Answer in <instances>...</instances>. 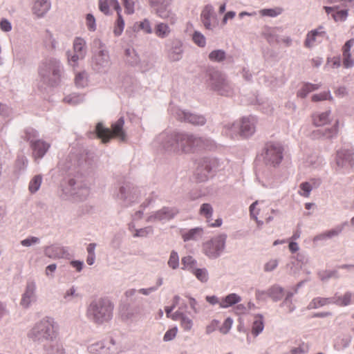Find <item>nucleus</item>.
<instances>
[{
  "label": "nucleus",
  "instance_id": "nucleus-17",
  "mask_svg": "<svg viewBox=\"0 0 354 354\" xmlns=\"http://www.w3.org/2000/svg\"><path fill=\"white\" fill-rule=\"evenodd\" d=\"M167 58L170 62L180 61L183 56V43L180 39H173L167 44Z\"/></svg>",
  "mask_w": 354,
  "mask_h": 354
},
{
  "label": "nucleus",
  "instance_id": "nucleus-50",
  "mask_svg": "<svg viewBox=\"0 0 354 354\" xmlns=\"http://www.w3.org/2000/svg\"><path fill=\"white\" fill-rule=\"evenodd\" d=\"M153 229L151 226H147L143 228L135 230L133 233V237H147L149 235L153 234Z\"/></svg>",
  "mask_w": 354,
  "mask_h": 354
},
{
  "label": "nucleus",
  "instance_id": "nucleus-10",
  "mask_svg": "<svg viewBox=\"0 0 354 354\" xmlns=\"http://www.w3.org/2000/svg\"><path fill=\"white\" fill-rule=\"evenodd\" d=\"M226 130L229 131L227 133L230 136L234 137L236 136L238 129L239 133L243 137L251 136L255 131V119L253 117L243 118L241 120V124L236 123H228L225 125Z\"/></svg>",
  "mask_w": 354,
  "mask_h": 354
},
{
  "label": "nucleus",
  "instance_id": "nucleus-56",
  "mask_svg": "<svg viewBox=\"0 0 354 354\" xmlns=\"http://www.w3.org/2000/svg\"><path fill=\"white\" fill-rule=\"evenodd\" d=\"M292 259H294L297 263H299V265L301 266V268L304 266L308 263L309 261L308 256L305 252H299L295 257H293Z\"/></svg>",
  "mask_w": 354,
  "mask_h": 354
},
{
  "label": "nucleus",
  "instance_id": "nucleus-4",
  "mask_svg": "<svg viewBox=\"0 0 354 354\" xmlns=\"http://www.w3.org/2000/svg\"><path fill=\"white\" fill-rule=\"evenodd\" d=\"M62 66L59 60L48 58L39 66V75L43 82L50 86L57 85L62 77Z\"/></svg>",
  "mask_w": 354,
  "mask_h": 354
},
{
  "label": "nucleus",
  "instance_id": "nucleus-40",
  "mask_svg": "<svg viewBox=\"0 0 354 354\" xmlns=\"http://www.w3.org/2000/svg\"><path fill=\"white\" fill-rule=\"evenodd\" d=\"M42 176L38 174L35 176L30 181L28 185V190L31 194L36 193L40 188L42 183Z\"/></svg>",
  "mask_w": 354,
  "mask_h": 354
},
{
  "label": "nucleus",
  "instance_id": "nucleus-15",
  "mask_svg": "<svg viewBox=\"0 0 354 354\" xmlns=\"http://www.w3.org/2000/svg\"><path fill=\"white\" fill-rule=\"evenodd\" d=\"M68 187L64 189L66 193L76 197L79 200H84L89 195L88 187L82 182H77L74 178L68 180Z\"/></svg>",
  "mask_w": 354,
  "mask_h": 354
},
{
  "label": "nucleus",
  "instance_id": "nucleus-1",
  "mask_svg": "<svg viewBox=\"0 0 354 354\" xmlns=\"http://www.w3.org/2000/svg\"><path fill=\"white\" fill-rule=\"evenodd\" d=\"M154 145L169 152L185 153L197 150L211 149L214 142L206 138L185 132H162L154 140Z\"/></svg>",
  "mask_w": 354,
  "mask_h": 354
},
{
  "label": "nucleus",
  "instance_id": "nucleus-32",
  "mask_svg": "<svg viewBox=\"0 0 354 354\" xmlns=\"http://www.w3.org/2000/svg\"><path fill=\"white\" fill-rule=\"evenodd\" d=\"M171 30L169 26L166 23H158L154 27L155 35L160 39L168 37L171 34Z\"/></svg>",
  "mask_w": 354,
  "mask_h": 354
},
{
  "label": "nucleus",
  "instance_id": "nucleus-28",
  "mask_svg": "<svg viewBox=\"0 0 354 354\" xmlns=\"http://www.w3.org/2000/svg\"><path fill=\"white\" fill-rule=\"evenodd\" d=\"M354 302V293L346 292L343 295L335 294L333 296V304L339 306H346Z\"/></svg>",
  "mask_w": 354,
  "mask_h": 354
},
{
  "label": "nucleus",
  "instance_id": "nucleus-20",
  "mask_svg": "<svg viewBox=\"0 0 354 354\" xmlns=\"http://www.w3.org/2000/svg\"><path fill=\"white\" fill-rule=\"evenodd\" d=\"M283 31L281 27H269L263 28L262 35L270 44L280 43V33Z\"/></svg>",
  "mask_w": 354,
  "mask_h": 354
},
{
  "label": "nucleus",
  "instance_id": "nucleus-37",
  "mask_svg": "<svg viewBox=\"0 0 354 354\" xmlns=\"http://www.w3.org/2000/svg\"><path fill=\"white\" fill-rule=\"evenodd\" d=\"M283 289L279 286H273L266 290L268 295L274 301H279L283 296Z\"/></svg>",
  "mask_w": 354,
  "mask_h": 354
},
{
  "label": "nucleus",
  "instance_id": "nucleus-9",
  "mask_svg": "<svg viewBox=\"0 0 354 354\" xmlns=\"http://www.w3.org/2000/svg\"><path fill=\"white\" fill-rule=\"evenodd\" d=\"M227 235L221 234L205 242L203 245V253L209 259H216L223 252Z\"/></svg>",
  "mask_w": 354,
  "mask_h": 354
},
{
  "label": "nucleus",
  "instance_id": "nucleus-31",
  "mask_svg": "<svg viewBox=\"0 0 354 354\" xmlns=\"http://www.w3.org/2000/svg\"><path fill=\"white\" fill-rule=\"evenodd\" d=\"M264 328L263 316L261 314H257L254 316V321L252 326V334L257 337Z\"/></svg>",
  "mask_w": 354,
  "mask_h": 354
},
{
  "label": "nucleus",
  "instance_id": "nucleus-43",
  "mask_svg": "<svg viewBox=\"0 0 354 354\" xmlns=\"http://www.w3.org/2000/svg\"><path fill=\"white\" fill-rule=\"evenodd\" d=\"M61 248L58 246L50 245L46 247L44 249V254L51 259H57L59 258V252Z\"/></svg>",
  "mask_w": 354,
  "mask_h": 354
},
{
  "label": "nucleus",
  "instance_id": "nucleus-39",
  "mask_svg": "<svg viewBox=\"0 0 354 354\" xmlns=\"http://www.w3.org/2000/svg\"><path fill=\"white\" fill-rule=\"evenodd\" d=\"M80 297V294L77 292V288L74 286L71 287L63 295L62 302L69 303Z\"/></svg>",
  "mask_w": 354,
  "mask_h": 354
},
{
  "label": "nucleus",
  "instance_id": "nucleus-57",
  "mask_svg": "<svg viewBox=\"0 0 354 354\" xmlns=\"http://www.w3.org/2000/svg\"><path fill=\"white\" fill-rule=\"evenodd\" d=\"M279 265V260L277 259H271L267 261L263 266V270L266 272H270L274 270Z\"/></svg>",
  "mask_w": 354,
  "mask_h": 354
},
{
  "label": "nucleus",
  "instance_id": "nucleus-41",
  "mask_svg": "<svg viewBox=\"0 0 354 354\" xmlns=\"http://www.w3.org/2000/svg\"><path fill=\"white\" fill-rule=\"evenodd\" d=\"M84 100L83 95L71 93L64 98V101L71 105H76L82 102Z\"/></svg>",
  "mask_w": 354,
  "mask_h": 354
},
{
  "label": "nucleus",
  "instance_id": "nucleus-33",
  "mask_svg": "<svg viewBox=\"0 0 354 354\" xmlns=\"http://www.w3.org/2000/svg\"><path fill=\"white\" fill-rule=\"evenodd\" d=\"M333 304V297H316L314 298L308 305V310L317 309L326 305Z\"/></svg>",
  "mask_w": 354,
  "mask_h": 354
},
{
  "label": "nucleus",
  "instance_id": "nucleus-53",
  "mask_svg": "<svg viewBox=\"0 0 354 354\" xmlns=\"http://www.w3.org/2000/svg\"><path fill=\"white\" fill-rule=\"evenodd\" d=\"M68 62L70 66L75 68L77 66L78 61L80 59H83L84 57H80L79 54L74 53L72 54L70 51L66 53Z\"/></svg>",
  "mask_w": 354,
  "mask_h": 354
},
{
  "label": "nucleus",
  "instance_id": "nucleus-47",
  "mask_svg": "<svg viewBox=\"0 0 354 354\" xmlns=\"http://www.w3.org/2000/svg\"><path fill=\"white\" fill-rule=\"evenodd\" d=\"M25 139L30 142L31 145L34 142H37V140H39V133L34 129L28 128L25 131Z\"/></svg>",
  "mask_w": 354,
  "mask_h": 354
},
{
  "label": "nucleus",
  "instance_id": "nucleus-54",
  "mask_svg": "<svg viewBox=\"0 0 354 354\" xmlns=\"http://www.w3.org/2000/svg\"><path fill=\"white\" fill-rule=\"evenodd\" d=\"M180 326L185 331H190L193 327V321L186 315L183 316L182 319L180 321Z\"/></svg>",
  "mask_w": 354,
  "mask_h": 354
},
{
  "label": "nucleus",
  "instance_id": "nucleus-64",
  "mask_svg": "<svg viewBox=\"0 0 354 354\" xmlns=\"http://www.w3.org/2000/svg\"><path fill=\"white\" fill-rule=\"evenodd\" d=\"M177 332H178L177 327H174V328L168 330L165 333V334L163 337V341L169 342V341L173 340L176 337Z\"/></svg>",
  "mask_w": 354,
  "mask_h": 354
},
{
  "label": "nucleus",
  "instance_id": "nucleus-24",
  "mask_svg": "<svg viewBox=\"0 0 354 354\" xmlns=\"http://www.w3.org/2000/svg\"><path fill=\"white\" fill-rule=\"evenodd\" d=\"M330 115V110L315 113L312 115L313 124L316 127H322L328 124L332 121Z\"/></svg>",
  "mask_w": 354,
  "mask_h": 354
},
{
  "label": "nucleus",
  "instance_id": "nucleus-12",
  "mask_svg": "<svg viewBox=\"0 0 354 354\" xmlns=\"http://www.w3.org/2000/svg\"><path fill=\"white\" fill-rule=\"evenodd\" d=\"M140 197V192L138 188L130 184H125L121 186L116 195L120 203L125 207L131 205L137 202Z\"/></svg>",
  "mask_w": 354,
  "mask_h": 354
},
{
  "label": "nucleus",
  "instance_id": "nucleus-34",
  "mask_svg": "<svg viewBox=\"0 0 354 354\" xmlns=\"http://www.w3.org/2000/svg\"><path fill=\"white\" fill-rule=\"evenodd\" d=\"M230 57L227 56L226 52L222 49H216L211 51L208 55V59L216 63H221Z\"/></svg>",
  "mask_w": 354,
  "mask_h": 354
},
{
  "label": "nucleus",
  "instance_id": "nucleus-59",
  "mask_svg": "<svg viewBox=\"0 0 354 354\" xmlns=\"http://www.w3.org/2000/svg\"><path fill=\"white\" fill-rule=\"evenodd\" d=\"M299 188L301 191L299 192V194L304 197H308L313 189V186L309 183L304 182L299 185Z\"/></svg>",
  "mask_w": 354,
  "mask_h": 354
},
{
  "label": "nucleus",
  "instance_id": "nucleus-44",
  "mask_svg": "<svg viewBox=\"0 0 354 354\" xmlns=\"http://www.w3.org/2000/svg\"><path fill=\"white\" fill-rule=\"evenodd\" d=\"M286 269L290 274L296 275L301 270V266L299 265V263H297V261L292 258L290 261L286 264Z\"/></svg>",
  "mask_w": 354,
  "mask_h": 354
},
{
  "label": "nucleus",
  "instance_id": "nucleus-36",
  "mask_svg": "<svg viewBox=\"0 0 354 354\" xmlns=\"http://www.w3.org/2000/svg\"><path fill=\"white\" fill-rule=\"evenodd\" d=\"M74 53L79 54L80 57H85L86 54V41L81 37H76L73 41Z\"/></svg>",
  "mask_w": 354,
  "mask_h": 354
},
{
  "label": "nucleus",
  "instance_id": "nucleus-63",
  "mask_svg": "<svg viewBox=\"0 0 354 354\" xmlns=\"http://www.w3.org/2000/svg\"><path fill=\"white\" fill-rule=\"evenodd\" d=\"M316 35H314V34L310 31L306 35V39L304 41V46L305 47L308 48H310L314 46V44L316 41Z\"/></svg>",
  "mask_w": 354,
  "mask_h": 354
},
{
  "label": "nucleus",
  "instance_id": "nucleus-60",
  "mask_svg": "<svg viewBox=\"0 0 354 354\" xmlns=\"http://www.w3.org/2000/svg\"><path fill=\"white\" fill-rule=\"evenodd\" d=\"M347 224L346 222L344 223L341 225L337 226L335 228L332 229L330 230L326 231V236L328 239H331L333 237L338 236L343 230L344 227Z\"/></svg>",
  "mask_w": 354,
  "mask_h": 354
},
{
  "label": "nucleus",
  "instance_id": "nucleus-23",
  "mask_svg": "<svg viewBox=\"0 0 354 354\" xmlns=\"http://www.w3.org/2000/svg\"><path fill=\"white\" fill-rule=\"evenodd\" d=\"M36 284L34 281H28L26 284V290L22 295L21 304L25 308H28L31 302L35 299Z\"/></svg>",
  "mask_w": 354,
  "mask_h": 354
},
{
  "label": "nucleus",
  "instance_id": "nucleus-16",
  "mask_svg": "<svg viewBox=\"0 0 354 354\" xmlns=\"http://www.w3.org/2000/svg\"><path fill=\"white\" fill-rule=\"evenodd\" d=\"M174 117L179 121L190 123L195 126H203L206 123L204 115L177 109L174 113Z\"/></svg>",
  "mask_w": 354,
  "mask_h": 354
},
{
  "label": "nucleus",
  "instance_id": "nucleus-49",
  "mask_svg": "<svg viewBox=\"0 0 354 354\" xmlns=\"http://www.w3.org/2000/svg\"><path fill=\"white\" fill-rule=\"evenodd\" d=\"M306 165L316 168L322 163V159L317 155H310L306 159Z\"/></svg>",
  "mask_w": 354,
  "mask_h": 354
},
{
  "label": "nucleus",
  "instance_id": "nucleus-29",
  "mask_svg": "<svg viewBox=\"0 0 354 354\" xmlns=\"http://www.w3.org/2000/svg\"><path fill=\"white\" fill-rule=\"evenodd\" d=\"M203 232V229L202 227H197L182 232V238L184 241H196L202 238Z\"/></svg>",
  "mask_w": 354,
  "mask_h": 354
},
{
  "label": "nucleus",
  "instance_id": "nucleus-45",
  "mask_svg": "<svg viewBox=\"0 0 354 354\" xmlns=\"http://www.w3.org/2000/svg\"><path fill=\"white\" fill-rule=\"evenodd\" d=\"M87 73L85 71L78 73L75 75V84L77 87H84L87 85Z\"/></svg>",
  "mask_w": 354,
  "mask_h": 354
},
{
  "label": "nucleus",
  "instance_id": "nucleus-30",
  "mask_svg": "<svg viewBox=\"0 0 354 354\" xmlns=\"http://www.w3.org/2000/svg\"><path fill=\"white\" fill-rule=\"evenodd\" d=\"M241 297L236 293H230L221 299L220 308H227L239 303Z\"/></svg>",
  "mask_w": 354,
  "mask_h": 354
},
{
  "label": "nucleus",
  "instance_id": "nucleus-52",
  "mask_svg": "<svg viewBox=\"0 0 354 354\" xmlns=\"http://www.w3.org/2000/svg\"><path fill=\"white\" fill-rule=\"evenodd\" d=\"M192 40L198 46L203 48L206 45L205 36L198 31H195L192 35Z\"/></svg>",
  "mask_w": 354,
  "mask_h": 354
},
{
  "label": "nucleus",
  "instance_id": "nucleus-51",
  "mask_svg": "<svg viewBox=\"0 0 354 354\" xmlns=\"http://www.w3.org/2000/svg\"><path fill=\"white\" fill-rule=\"evenodd\" d=\"M167 264L173 270H176L178 268L179 257H178V253L176 251L172 250L171 252Z\"/></svg>",
  "mask_w": 354,
  "mask_h": 354
},
{
  "label": "nucleus",
  "instance_id": "nucleus-55",
  "mask_svg": "<svg viewBox=\"0 0 354 354\" xmlns=\"http://www.w3.org/2000/svg\"><path fill=\"white\" fill-rule=\"evenodd\" d=\"M40 243V239L36 236H28L26 239L20 241V244L26 248L32 246Z\"/></svg>",
  "mask_w": 354,
  "mask_h": 354
},
{
  "label": "nucleus",
  "instance_id": "nucleus-22",
  "mask_svg": "<svg viewBox=\"0 0 354 354\" xmlns=\"http://www.w3.org/2000/svg\"><path fill=\"white\" fill-rule=\"evenodd\" d=\"M50 145L43 140H37L34 142L30 147L32 150V156L36 159L42 158L48 151Z\"/></svg>",
  "mask_w": 354,
  "mask_h": 354
},
{
  "label": "nucleus",
  "instance_id": "nucleus-58",
  "mask_svg": "<svg viewBox=\"0 0 354 354\" xmlns=\"http://www.w3.org/2000/svg\"><path fill=\"white\" fill-rule=\"evenodd\" d=\"M333 97L330 95V91L323 92L318 94H315L312 96L313 102H319L323 100H333Z\"/></svg>",
  "mask_w": 354,
  "mask_h": 354
},
{
  "label": "nucleus",
  "instance_id": "nucleus-13",
  "mask_svg": "<svg viewBox=\"0 0 354 354\" xmlns=\"http://www.w3.org/2000/svg\"><path fill=\"white\" fill-rule=\"evenodd\" d=\"M219 169V161L216 158H205L201 160L195 172L196 177L199 182L208 179L209 175Z\"/></svg>",
  "mask_w": 354,
  "mask_h": 354
},
{
  "label": "nucleus",
  "instance_id": "nucleus-5",
  "mask_svg": "<svg viewBox=\"0 0 354 354\" xmlns=\"http://www.w3.org/2000/svg\"><path fill=\"white\" fill-rule=\"evenodd\" d=\"M124 124V119L120 117L115 122L111 125V130L109 128H105L102 123L99 122L96 125L95 131L99 138L102 139V142H108L112 138H116L120 141H126V132L123 129Z\"/></svg>",
  "mask_w": 354,
  "mask_h": 354
},
{
  "label": "nucleus",
  "instance_id": "nucleus-18",
  "mask_svg": "<svg viewBox=\"0 0 354 354\" xmlns=\"http://www.w3.org/2000/svg\"><path fill=\"white\" fill-rule=\"evenodd\" d=\"M339 132V120H337L331 127L324 129H317L313 131L312 137L314 139H327L331 140L337 136Z\"/></svg>",
  "mask_w": 354,
  "mask_h": 354
},
{
  "label": "nucleus",
  "instance_id": "nucleus-27",
  "mask_svg": "<svg viewBox=\"0 0 354 354\" xmlns=\"http://www.w3.org/2000/svg\"><path fill=\"white\" fill-rule=\"evenodd\" d=\"M87 349L91 354H110L112 353V348L104 341L91 344Z\"/></svg>",
  "mask_w": 354,
  "mask_h": 354
},
{
  "label": "nucleus",
  "instance_id": "nucleus-42",
  "mask_svg": "<svg viewBox=\"0 0 354 354\" xmlns=\"http://www.w3.org/2000/svg\"><path fill=\"white\" fill-rule=\"evenodd\" d=\"M192 273L202 283H206L209 279V274L206 268H196Z\"/></svg>",
  "mask_w": 354,
  "mask_h": 354
},
{
  "label": "nucleus",
  "instance_id": "nucleus-25",
  "mask_svg": "<svg viewBox=\"0 0 354 354\" xmlns=\"http://www.w3.org/2000/svg\"><path fill=\"white\" fill-rule=\"evenodd\" d=\"M44 349L47 354H65L66 351L63 344L56 339L49 340L44 345Z\"/></svg>",
  "mask_w": 354,
  "mask_h": 354
},
{
  "label": "nucleus",
  "instance_id": "nucleus-61",
  "mask_svg": "<svg viewBox=\"0 0 354 354\" xmlns=\"http://www.w3.org/2000/svg\"><path fill=\"white\" fill-rule=\"evenodd\" d=\"M332 17L335 21H344L348 17V10H342L332 14Z\"/></svg>",
  "mask_w": 354,
  "mask_h": 354
},
{
  "label": "nucleus",
  "instance_id": "nucleus-6",
  "mask_svg": "<svg viewBox=\"0 0 354 354\" xmlns=\"http://www.w3.org/2000/svg\"><path fill=\"white\" fill-rule=\"evenodd\" d=\"M208 85L218 95L230 96L234 93V87L226 76L218 71L209 73Z\"/></svg>",
  "mask_w": 354,
  "mask_h": 354
},
{
  "label": "nucleus",
  "instance_id": "nucleus-48",
  "mask_svg": "<svg viewBox=\"0 0 354 354\" xmlns=\"http://www.w3.org/2000/svg\"><path fill=\"white\" fill-rule=\"evenodd\" d=\"M282 8H265L259 11L261 16H266L270 17H276L282 12Z\"/></svg>",
  "mask_w": 354,
  "mask_h": 354
},
{
  "label": "nucleus",
  "instance_id": "nucleus-26",
  "mask_svg": "<svg viewBox=\"0 0 354 354\" xmlns=\"http://www.w3.org/2000/svg\"><path fill=\"white\" fill-rule=\"evenodd\" d=\"M214 17L213 7L211 5H207L201 12V18L204 26L208 30H212L215 27L211 22Z\"/></svg>",
  "mask_w": 354,
  "mask_h": 354
},
{
  "label": "nucleus",
  "instance_id": "nucleus-38",
  "mask_svg": "<svg viewBox=\"0 0 354 354\" xmlns=\"http://www.w3.org/2000/svg\"><path fill=\"white\" fill-rule=\"evenodd\" d=\"M183 270H187L192 272L194 269H196L197 261L192 256H186L182 258L181 260Z\"/></svg>",
  "mask_w": 354,
  "mask_h": 354
},
{
  "label": "nucleus",
  "instance_id": "nucleus-21",
  "mask_svg": "<svg viewBox=\"0 0 354 354\" xmlns=\"http://www.w3.org/2000/svg\"><path fill=\"white\" fill-rule=\"evenodd\" d=\"M50 8V0H32V12L37 18L44 17Z\"/></svg>",
  "mask_w": 354,
  "mask_h": 354
},
{
  "label": "nucleus",
  "instance_id": "nucleus-7",
  "mask_svg": "<svg viewBox=\"0 0 354 354\" xmlns=\"http://www.w3.org/2000/svg\"><path fill=\"white\" fill-rule=\"evenodd\" d=\"M111 64L109 50L100 45V48L95 50L92 55L91 62L92 69L97 73L104 74L109 71Z\"/></svg>",
  "mask_w": 354,
  "mask_h": 354
},
{
  "label": "nucleus",
  "instance_id": "nucleus-46",
  "mask_svg": "<svg viewBox=\"0 0 354 354\" xmlns=\"http://www.w3.org/2000/svg\"><path fill=\"white\" fill-rule=\"evenodd\" d=\"M318 275H319V279L322 281H327L330 278H335V279L339 278V274L338 272L335 270L319 272L318 273Z\"/></svg>",
  "mask_w": 354,
  "mask_h": 354
},
{
  "label": "nucleus",
  "instance_id": "nucleus-62",
  "mask_svg": "<svg viewBox=\"0 0 354 354\" xmlns=\"http://www.w3.org/2000/svg\"><path fill=\"white\" fill-rule=\"evenodd\" d=\"M233 320L230 317H227L219 328V330L223 334H227L232 328Z\"/></svg>",
  "mask_w": 354,
  "mask_h": 354
},
{
  "label": "nucleus",
  "instance_id": "nucleus-2",
  "mask_svg": "<svg viewBox=\"0 0 354 354\" xmlns=\"http://www.w3.org/2000/svg\"><path fill=\"white\" fill-rule=\"evenodd\" d=\"M113 305L107 298H96L87 306L86 317L87 319L97 325L110 321L113 317Z\"/></svg>",
  "mask_w": 354,
  "mask_h": 354
},
{
  "label": "nucleus",
  "instance_id": "nucleus-3",
  "mask_svg": "<svg viewBox=\"0 0 354 354\" xmlns=\"http://www.w3.org/2000/svg\"><path fill=\"white\" fill-rule=\"evenodd\" d=\"M57 326L53 317H45L36 322L28 333V337L34 342L45 343L56 339Z\"/></svg>",
  "mask_w": 354,
  "mask_h": 354
},
{
  "label": "nucleus",
  "instance_id": "nucleus-14",
  "mask_svg": "<svg viewBox=\"0 0 354 354\" xmlns=\"http://www.w3.org/2000/svg\"><path fill=\"white\" fill-rule=\"evenodd\" d=\"M178 213L174 207H163L159 210L151 212L146 217V222L154 223L156 222H165L174 218Z\"/></svg>",
  "mask_w": 354,
  "mask_h": 354
},
{
  "label": "nucleus",
  "instance_id": "nucleus-19",
  "mask_svg": "<svg viewBox=\"0 0 354 354\" xmlns=\"http://www.w3.org/2000/svg\"><path fill=\"white\" fill-rule=\"evenodd\" d=\"M213 212V207L209 203H203L199 209V214L206 218V222L209 226L212 227H220L223 223L221 218L216 219L214 222H212Z\"/></svg>",
  "mask_w": 354,
  "mask_h": 354
},
{
  "label": "nucleus",
  "instance_id": "nucleus-11",
  "mask_svg": "<svg viewBox=\"0 0 354 354\" xmlns=\"http://www.w3.org/2000/svg\"><path fill=\"white\" fill-rule=\"evenodd\" d=\"M283 149L279 143H268L262 154L263 161L267 165L276 167L283 159Z\"/></svg>",
  "mask_w": 354,
  "mask_h": 354
},
{
  "label": "nucleus",
  "instance_id": "nucleus-8",
  "mask_svg": "<svg viewBox=\"0 0 354 354\" xmlns=\"http://www.w3.org/2000/svg\"><path fill=\"white\" fill-rule=\"evenodd\" d=\"M354 165V151L341 149L336 153L335 158V171L339 174L349 173Z\"/></svg>",
  "mask_w": 354,
  "mask_h": 354
},
{
  "label": "nucleus",
  "instance_id": "nucleus-35",
  "mask_svg": "<svg viewBox=\"0 0 354 354\" xmlns=\"http://www.w3.org/2000/svg\"><path fill=\"white\" fill-rule=\"evenodd\" d=\"M322 86V84L305 83L303 86L297 91V95L301 98H305L308 94L312 91L318 90Z\"/></svg>",
  "mask_w": 354,
  "mask_h": 354
}]
</instances>
